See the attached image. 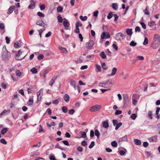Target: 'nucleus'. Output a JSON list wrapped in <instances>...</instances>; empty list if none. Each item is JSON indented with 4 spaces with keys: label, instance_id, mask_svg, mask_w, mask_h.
Returning a JSON list of instances; mask_svg holds the SVG:
<instances>
[{
    "label": "nucleus",
    "instance_id": "15",
    "mask_svg": "<svg viewBox=\"0 0 160 160\" xmlns=\"http://www.w3.org/2000/svg\"><path fill=\"white\" fill-rule=\"evenodd\" d=\"M117 71V68H113L112 70V73L111 74H108V76H114L116 73Z\"/></svg>",
    "mask_w": 160,
    "mask_h": 160
},
{
    "label": "nucleus",
    "instance_id": "27",
    "mask_svg": "<svg viewBox=\"0 0 160 160\" xmlns=\"http://www.w3.org/2000/svg\"><path fill=\"white\" fill-rule=\"evenodd\" d=\"M40 143V142H38L36 144L34 145L33 146H32V147L31 148H39L41 146Z\"/></svg>",
    "mask_w": 160,
    "mask_h": 160
},
{
    "label": "nucleus",
    "instance_id": "23",
    "mask_svg": "<svg viewBox=\"0 0 160 160\" xmlns=\"http://www.w3.org/2000/svg\"><path fill=\"white\" fill-rule=\"evenodd\" d=\"M139 98V95L137 94H133L132 97V99L138 100Z\"/></svg>",
    "mask_w": 160,
    "mask_h": 160
},
{
    "label": "nucleus",
    "instance_id": "52",
    "mask_svg": "<svg viewBox=\"0 0 160 160\" xmlns=\"http://www.w3.org/2000/svg\"><path fill=\"white\" fill-rule=\"evenodd\" d=\"M74 32L77 33H79L80 32L79 29V27L78 26L76 27L75 30H74Z\"/></svg>",
    "mask_w": 160,
    "mask_h": 160
},
{
    "label": "nucleus",
    "instance_id": "25",
    "mask_svg": "<svg viewBox=\"0 0 160 160\" xmlns=\"http://www.w3.org/2000/svg\"><path fill=\"white\" fill-rule=\"evenodd\" d=\"M148 25L150 27L156 25L155 22L153 21H151V22H148Z\"/></svg>",
    "mask_w": 160,
    "mask_h": 160
},
{
    "label": "nucleus",
    "instance_id": "37",
    "mask_svg": "<svg viewBox=\"0 0 160 160\" xmlns=\"http://www.w3.org/2000/svg\"><path fill=\"white\" fill-rule=\"evenodd\" d=\"M58 22H62V18L60 15H58L57 17Z\"/></svg>",
    "mask_w": 160,
    "mask_h": 160
},
{
    "label": "nucleus",
    "instance_id": "18",
    "mask_svg": "<svg viewBox=\"0 0 160 160\" xmlns=\"http://www.w3.org/2000/svg\"><path fill=\"white\" fill-rule=\"evenodd\" d=\"M64 100L66 102H68L70 100V97L67 94H64L63 97Z\"/></svg>",
    "mask_w": 160,
    "mask_h": 160
},
{
    "label": "nucleus",
    "instance_id": "64",
    "mask_svg": "<svg viewBox=\"0 0 160 160\" xmlns=\"http://www.w3.org/2000/svg\"><path fill=\"white\" fill-rule=\"evenodd\" d=\"M148 146V143L147 142H145L143 143V146L145 148H147Z\"/></svg>",
    "mask_w": 160,
    "mask_h": 160
},
{
    "label": "nucleus",
    "instance_id": "42",
    "mask_svg": "<svg viewBox=\"0 0 160 160\" xmlns=\"http://www.w3.org/2000/svg\"><path fill=\"white\" fill-rule=\"evenodd\" d=\"M148 43V40L147 37L145 38V39L143 42V44L146 45Z\"/></svg>",
    "mask_w": 160,
    "mask_h": 160
},
{
    "label": "nucleus",
    "instance_id": "38",
    "mask_svg": "<svg viewBox=\"0 0 160 160\" xmlns=\"http://www.w3.org/2000/svg\"><path fill=\"white\" fill-rule=\"evenodd\" d=\"M122 125V123L121 122L118 123L116 125V127L115 128V129L116 130H117L118 128L120 127Z\"/></svg>",
    "mask_w": 160,
    "mask_h": 160
},
{
    "label": "nucleus",
    "instance_id": "2",
    "mask_svg": "<svg viewBox=\"0 0 160 160\" xmlns=\"http://www.w3.org/2000/svg\"><path fill=\"white\" fill-rule=\"evenodd\" d=\"M11 57V53L7 50L6 47L4 46L2 49V58L4 60H7Z\"/></svg>",
    "mask_w": 160,
    "mask_h": 160
},
{
    "label": "nucleus",
    "instance_id": "39",
    "mask_svg": "<svg viewBox=\"0 0 160 160\" xmlns=\"http://www.w3.org/2000/svg\"><path fill=\"white\" fill-rule=\"evenodd\" d=\"M16 74L18 77H20L21 75V72L19 70H17L16 71Z\"/></svg>",
    "mask_w": 160,
    "mask_h": 160
},
{
    "label": "nucleus",
    "instance_id": "36",
    "mask_svg": "<svg viewBox=\"0 0 160 160\" xmlns=\"http://www.w3.org/2000/svg\"><path fill=\"white\" fill-rule=\"evenodd\" d=\"M87 17L86 16H85L83 17L82 16H80V18L82 21H85L87 19Z\"/></svg>",
    "mask_w": 160,
    "mask_h": 160
},
{
    "label": "nucleus",
    "instance_id": "17",
    "mask_svg": "<svg viewBox=\"0 0 160 160\" xmlns=\"http://www.w3.org/2000/svg\"><path fill=\"white\" fill-rule=\"evenodd\" d=\"M15 8V7L14 6H11L8 10V11L7 12L8 14H11L12 12L13 11Z\"/></svg>",
    "mask_w": 160,
    "mask_h": 160
},
{
    "label": "nucleus",
    "instance_id": "24",
    "mask_svg": "<svg viewBox=\"0 0 160 160\" xmlns=\"http://www.w3.org/2000/svg\"><path fill=\"white\" fill-rule=\"evenodd\" d=\"M30 71L33 74H36L38 73V70L35 68H33L30 70Z\"/></svg>",
    "mask_w": 160,
    "mask_h": 160
},
{
    "label": "nucleus",
    "instance_id": "6",
    "mask_svg": "<svg viewBox=\"0 0 160 160\" xmlns=\"http://www.w3.org/2000/svg\"><path fill=\"white\" fill-rule=\"evenodd\" d=\"M130 101L128 97L126 95L124 96L123 98V103L124 107H126L129 103Z\"/></svg>",
    "mask_w": 160,
    "mask_h": 160
},
{
    "label": "nucleus",
    "instance_id": "4",
    "mask_svg": "<svg viewBox=\"0 0 160 160\" xmlns=\"http://www.w3.org/2000/svg\"><path fill=\"white\" fill-rule=\"evenodd\" d=\"M101 108V106L98 105H96L94 106H92L90 108V112H97Z\"/></svg>",
    "mask_w": 160,
    "mask_h": 160
},
{
    "label": "nucleus",
    "instance_id": "26",
    "mask_svg": "<svg viewBox=\"0 0 160 160\" xmlns=\"http://www.w3.org/2000/svg\"><path fill=\"white\" fill-rule=\"evenodd\" d=\"M111 144L112 146L114 147H117L118 146V143L115 141L112 142L111 143Z\"/></svg>",
    "mask_w": 160,
    "mask_h": 160
},
{
    "label": "nucleus",
    "instance_id": "58",
    "mask_svg": "<svg viewBox=\"0 0 160 160\" xmlns=\"http://www.w3.org/2000/svg\"><path fill=\"white\" fill-rule=\"evenodd\" d=\"M50 70L51 69L50 68L46 69L44 70L43 73H45V74H47Z\"/></svg>",
    "mask_w": 160,
    "mask_h": 160
},
{
    "label": "nucleus",
    "instance_id": "63",
    "mask_svg": "<svg viewBox=\"0 0 160 160\" xmlns=\"http://www.w3.org/2000/svg\"><path fill=\"white\" fill-rule=\"evenodd\" d=\"M0 28L2 30H3L5 28L4 25L3 23L0 24Z\"/></svg>",
    "mask_w": 160,
    "mask_h": 160
},
{
    "label": "nucleus",
    "instance_id": "22",
    "mask_svg": "<svg viewBox=\"0 0 160 160\" xmlns=\"http://www.w3.org/2000/svg\"><path fill=\"white\" fill-rule=\"evenodd\" d=\"M8 130V129L7 128H5L2 129L1 131V133L2 134H5Z\"/></svg>",
    "mask_w": 160,
    "mask_h": 160
},
{
    "label": "nucleus",
    "instance_id": "40",
    "mask_svg": "<svg viewBox=\"0 0 160 160\" xmlns=\"http://www.w3.org/2000/svg\"><path fill=\"white\" fill-rule=\"evenodd\" d=\"M37 15L43 18L45 16V15L44 14L42 13V12H37Z\"/></svg>",
    "mask_w": 160,
    "mask_h": 160
},
{
    "label": "nucleus",
    "instance_id": "32",
    "mask_svg": "<svg viewBox=\"0 0 160 160\" xmlns=\"http://www.w3.org/2000/svg\"><path fill=\"white\" fill-rule=\"evenodd\" d=\"M126 32L128 35H131L132 34V30L131 29H127L126 30Z\"/></svg>",
    "mask_w": 160,
    "mask_h": 160
},
{
    "label": "nucleus",
    "instance_id": "48",
    "mask_svg": "<svg viewBox=\"0 0 160 160\" xmlns=\"http://www.w3.org/2000/svg\"><path fill=\"white\" fill-rule=\"evenodd\" d=\"M95 142L94 141H92L91 142V144L89 146V148H92L94 146Z\"/></svg>",
    "mask_w": 160,
    "mask_h": 160
},
{
    "label": "nucleus",
    "instance_id": "49",
    "mask_svg": "<svg viewBox=\"0 0 160 160\" xmlns=\"http://www.w3.org/2000/svg\"><path fill=\"white\" fill-rule=\"evenodd\" d=\"M44 57V56L42 54H40L38 57V59L39 60H40L42 59Z\"/></svg>",
    "mask_w": 160,
    "mask_h": 160
},
{
    "label": "nucleus",
    "instance_id": "41",
    "mask_svg": "<svg viewBox=\"0 0 160 160\" xmlns=\"http://www.w3.org/2000/svg\"><path fill=\"white\" fill-rule=\"evenodd\" d=\"M144 13L146 15H149L150 14V13L149 12L148 9V8L147 7H146V8L144 11Z\"/></svg>",
    "mask_w": 160,
    "mask_h": 160
},
{
    "label": "nucleus",
    "instance_id": "56",
    "mask_svg": "<svg viewBox=\"0 0 160 160\" xmlns=\"http://www.w3.org/2000/svg\"><path fill=\"white\" fill-rule=\"evenodd\" d=\"M148 117L150 118L151 119H152V112L151 111H149L148 113Z\"/></svg>",
    "mask_w": 160,
    "mask_h": 160
},
{
    "label": "nucleus",
    "instance_id": "53",
    "mask_svg": "<svg viewBox=\"0 0 160 160\" xmlns=\"http://www.w3.org/2000/svg\"><path fill=\"white\" fill-rule=\"evenodd\" d=\"M144 59V58L143 56H138L137 57V60H143Z\"/></svg>",
    "mask_w": 160,
    "mask_h": 160
},
{
    "label": "nucleus",
    "instance_id": "11",
    "mask_svg": "<svg viewBox=\"0 0 160 160\" xmlns=\"http://www.w3.org/2000/svg\"><path fill=\"white\" fill-rule=\"evenodd\" d=\"M128 139L127 135L120 138L119 139L118 142L120 143L123 142H128Z\"/></svg>",
    "mask_w": 160,
    "mask_h": 160
},
{
    "label": "nucleus",
    "instance_id": "13",
    "mask_svg": "<svg viewBox=\"0 0 160 160\" xmlns=\"http://www.w3.org/2000/svg\"><path fill=\"white\" fill-rule=\"evenodd\" d=\"M57 78V77L56 76H53L52 79L49 82V85L52 86L53 84L54 83L55 80Z\"/></svg>",
    "mask_w": 160,
    "mask_h": 160
},
{
    "label": "nucleus",
    "instance_id": "7",
    "mask_svg": "<svg viewBox=\"0 0 160 160\" xmlns=\"http://www.w3.org/2000/svg\"><path fill=\"white\" fill-rule=\"evenodd\" d=\"M126 37V36L121 32L118 33L116 35V38L117 39L121 41L124 39Z\"/></svg>",
    "mask_w": 160,
    "mask_h": 160
},
{
    "label": "nucleus",
    "instance_id": "31",
    "mask_svg": "<svg viewBox=\"0 0 160 160\" xmlns=\"http://www.w3.org/2000/svg\"><path fill=\"white\" fill-rule=\"evenodd\" d=\"M63 24L65 27L67 28L70 25L68 21H64Z\"/></svg>",
    "mask_w": 160,
    "mask_h": 160
},
{
    "label": "nucleus",
    "instance_id": "60",
    "mask_svg": "<svg viewBox=\"0 0 160 160\" xmlns=\"http://www.w3.org/2000/svg\"><path fill=\"white\" fill-rule=\"evenodd\" d=\"M112 15L113 14H112V12L109 13L107 16V18L109 19H110L112 17Z\"/></svg>",
    "mask_w": 160,
    "mask_h": 160
},
{
    "label": "nucleus",
    "instance_id": "21",
    "mask_svg": "<svg viewBox=\"0 0 160 160\" xmlns=\"http://www.w3.org/2000/svg\"><path fill=\"white\" fill-rule=\"evenodd\" d=\"M59 48L62 52L63 53H66L67 52V50L65 48L59 46Z\"/></svg>",
    "mask_w": 160,
    "mask_h": 160
},
{
    "label": "nucleus",
    "instance_id": "54",
    "mask_svg": "<svg viewBox=\"0 0 160 160\" xmlns=\"http://www.w3.org/2000/svg\"><path fill=\"white\" fill-rule=\"evenodd\" d=\"M41 10H44L45 8V6L44 4H42L40 7Z\"/></svg>",
    "mask_w": 160,
    "mask_h": 160
},
{
    "label": "nucleus",
    "instance_id": "44",
    "mask_svg": "<svg viewBox=\"0 0 160 160\" xmlns=\"http://www.w3.org/2000/svg\"><path fill=\"white\" fill-rule=\"evenodd\" d=\"M0 142L4 145H6L7 143V142L4 139H1L0 140Z\"/></svg>",
    "mask_w": 160,
    "mask_h": 160
},
{
    "label": "nucleus",
    "instance_id": "45",
    "mask_svg": "<svg viewBox=\"0 0 160 160\" xmlns=\"http://www.w3.org/2000/svg\"><path fill=\"white\" fill-rule=\"evenodd\" d=\"M137 44L136 42H135L133 41H132L130 43V45L131 46L134 47Z\"/></svg>",
    "mask_w": 160,
    "mask_h": 160
},
{
    "label": "nucleus",
    "instance_id": "1",
    "mask_svg": "<svg viewBox=\"0 0 160 160\" xmlns=\"http://www.w3.org/2000/svg\"><path fill=\"white\" fill-rule=\"evenodd\" d=\"M160 44V37L158 34L154 35L151 47L153 49L157 48Z\"/></svg>",
    "mask_w": 160,
    "mask_h": 160
},
{
    "label": "nucleus",
    "instance_id": "8",
    "mask_svg": "<svg viewBox=\"0 0 160 160\" xmlns=\"http://www.w3.org/2000/svg\"><path fill=\"white\" fill-rule=\"evenodd\" d=\"M110 37V35L109 33L105 32H103L101 35V38L102 39L104 38H109Z\"/></svg>",
    "mask_w": 160,
    "mask_h": 160
},
{
    "label": "nucleus",
    "instance_id": "28",
    "mask_svg": "<svg viewBox=\"0 0 160 160\" xmlns=\"http://www.w3.org/2000/svg\"><path fill=\"white\" fill-rule=\"evenodd\" d=\"M134 142H135V144L137 145H140L141 143V142L140 140L137 139H135L134 140Z\"/></svg>",
    "mask_w": 160,
    "mask_h": 160
},
{
    "label": "nucleus",
    "instance_id": "33",
    "mask_svg": "<svg viewBox=\"0 0 160 160\" xmlns=\"http://www.w3.org/2000/svg\"><path fill=\"white\" fill-rule=\"evenodd\" d=\"M100 56L101 58L103 59H105L106 58V55L104 52H101Z\"/></svg>",
    "mask_w": 160,
    "mask_h": 160
},
{
    "label": "nucleus",
    "instance_id": "55",
    "mask_svg": "<svg viewBox=\"0 0 160 160\" xmlns=\"http://www.w3.org/2000/svg\"><path fill=\"white\" fill-rule=\"evenodd\" d=\"M81 145L84 147L86 146L87 145V142L85 141L84 140L81 143Z\"/></svg>",
    "mask_w": 160,
    "mask_h": 160
},
{
    "label": "nucleus",
    "instance_id": "35",
    "mask_svg": "<svg viewBox=\"0 0 160 160\" xmlns=\"http://www.w3.org/2000/svg\"><path fill=\"white\" fill-rule=\"evenodd\" d=\"M62 10H63L62 8L60 6H59L57 8V12H61L62 11Z\"/></svg>",
    "mask_w": 160,
    "mask_h": 160
},
{
    "label": "nucleus",
    "instance_id": "57",
    "mask_svg": "<svg viewBox=\"0 0 160 160\" xmlns=\"http://www.w3.org/2000/svg\"><path fill=\"white\" fill-rule=\"evenodd\" d=\"M118 123V122L117 120L114 119L113 120V124L114 126H116Z\"/></svg>",
    "mask_w": 160,
    "mask_h": 160
},
{
    "label": "nucleus",
    "instance_id": "30",
    "mask_svg": "<svg viewBox=\"0 0 160 160\" xmlns=\"http://www.w3.org/2000/svg\"><path fill=\"white\" fill-rule=\"evenodd\" d=\"M112 8L114 10H117L118 9V6L117 4L116 3L112 4Z\"/></svg>",
    "mask_w": 160,
    "mask_h": 160
},
{
    "label": "nucleus",
    "instance_id": "34",
    "mask_svg": "<svg viewBox=\"0 0 160 160\" xmlns=\"http://www.w3.org/2000/svg\"><path fill=\"white\" fill-rule=\"evenodd\" d=\"M33 103V100L32 98H30L29 99L28 102H27L28 104L31 105H32Z\"/></svg>",
    "mask_w": 160,
    "mask_h": 160
},
{
    "label": "nucleus",
    "instance_id": "59",
    "mask_svg": "<svg viewBox=\"0 0 160 160\" xmlns=\"http://www.w3.org/2000/svg\"><path fill=\"white\" fill-rule=\"evenodd\" d=\"M55 148H58L62 150H63V148L60 147L58 143H57L55 146Z\"/></svg>",
    "mask_w": 160,
    "mask_h": 160
},
{
    "label": "nucleus",
    "instance_id": "14",
    "mask_svg": "<svg viewBox=\"0 0 160 160\" xmlns=\"http://www.w3.org/2000/svg\"><path fill=\"white\" fill-rule=\"evenodd\" d=\"M70 83L71 86L73 87L75 89H76L77 86L75 81L72 79H71L70 80Z\"/></svg>",
    "mask_w": 160,
    "mask_h": 160
},
{
    "label": "nucleus",
    "instance_id": "9",
    "mask_svg": "<svg viewBox=\"0 0 160 160\" xmlns=\"http://www.w3.org/2000/svg\"><path fill=\"white\" fill-rule=\"evenodd\" d=\"M112 85V84L111 80H108L105 82V88H110Z\"/></svg>",
    "mask_w": 160,
    "mask_h": 160
},
{
    "label": "nucleus",
    "instance_id": "19",
    "mask_svg": "<svg viewBox=\"0 0 160 160\" xmlns=\"http://www.w3.org/2000/svg\"><path fill=\"white\" fill-rule=\"evenodd\" d=\"M157 136H154L152 137L149 138L148 139L149 140V141L150 142H154V141L156 142L157 140H154V139H157Z\"/></svg>",
    "mask_w": 160,
    "mask_h": 160
},
{
    "label": "nucleus",
    "instance_id": "12",
    "mask_svg": "<svg viewBox=\"0 0 160 160\" xmlns=\"http://www.w3.org/2000/svg\"><path fill=\"white\" fill-rule=\"evenodd\" d=\"M108 120L103 121L102 122V125L103 127L106 129H108L109 127V124Z\"/></svg>",
    "mask_w": 160,
    "mask_h": 160
},
{
    "label": "nucleus",
    "instance_id": "5",
    "mask_svg": "<svg viewBox=\"0 0 160 160\" xmlns=\"http://www.w3.org/2000/svg\"><path fill=\"white\" fill-rule=\"evenodd\" d=\"M94 44V42L92 40H90L88 42L86 43V48L88 49H91Z\"/></svg>",
    "mask_w": 160,
    "mask_h": 160
},
{
    "label": "nucleus",
    "instance_id": "47",
    "mask_svg": "<svg viewBox=\"0 0 160 160\" xmlns=\"http://www.w3.org/2000/svg\"><path fill=\"white\" fill-rule=\"evenodd\" d=\"M102 68L104 70H106L107 69V67L106 66V65L104 62L102 63Z\"/></svg>",
    "mask_w": 160,
    "mask_h": 160
},
{
    "label": "nucleus",
    "instance_id": "16",
    "mask_svg": "<svg viewBox=\"0 0 160 160\" xmlns=\"http://www.w3.org/2000/svg\"><path fill=\"white\" fill-rule=\"evenodd\" d=\"M10 112V110L9 109L8 110H4L0 114V118L2 117V115H6L9 113Z\"/></svg>",
    "mask_w": 160,
    "mask_h": 160
},
{
    "label": "nucleus",
    "instance_id": "46",
    "mask_svg": "<svg viewBox=\"0 0 160 160\" xmlns=\"http://www.w3.org/2000/svg\"><path fill=\"white\" fill-rule=\"evenodd\" d=\"M95 135L98 137H99L100 133L98 130L96 129L95 130Z\"/></svg>",
    "mask_w": 160,
    "mask_h": 160
},
{
    "label": "nucleus",
    "instance_id": "62",
    "mask_svg": "<svg viewBox=\"0 0 160 160\" xmlns=\"http://www.w3.org/2000/svg\"><path fill=\"white\" fill-rule=\"evenodd\" d=\"M76 27L78 26V27H81L82 26V24L79 22H77L75 24Z\"/></svg>",
    "mask_w": 160,
    "mask_h": 160
},
{
    "label": "nucleus",
    "instance_id": "10",
    "mask_svg": "<svg viewBox=\"0 0 160 160\" xmlns=\"http://www.w3.org/2000/svg\"><path fill=\"white\" fill-rule=\"evenodd\" d=\"M30 4L28 6V8L30 9H33L35 8V3L33 0H30Z\"/></svg>",
    "mask_w": 160,
    "mask_h": 160
},
{
    "label": "nucleus",
    "instance_id": "43",
    "mask_svg": "<svg viewBox=\"0 0 160 160\" xmlns=\"http://www.w3.org/2000/svg\"><path fill=\"white\" fill-rule=\"evenodd\" d=\"M62 109L63 112L64 113H66L68 110V108L65 106L62 107Z\"/></svg>",
    "mask_w": 160,
    "mask_h": 160
},
{
    "label": "nucleus",
    "instance_id": "51",
    "mask_svg": "<svg viewBox=\"0 0 160 160\" xmlns=\"http://www.w3.org/2000/svg\"><path fill=\"white\" fill-rule=\"evenodd\" d=\"M140 23L141 25L142 28L144 29H146V25L144 23L142 22H140Z\"/></svg>",
    "mask_w": 160,
    "mask_h": 160
},
{
    "label": "nucleus",
    "instance_id": "3",
    "mask_svg": "<svg viewBox=\"0 0 160 160\" xmlns=\"http://www.w3.org/2000/svg\"><path fill=\"white\" fill-rule=\"evenodd\" d=\"M43 90L42 88L37 93V99L36 103H38L42 97L43 95Z\"/></svg>",
    "mask_w": 160,
    "mask_h": 160
},
{
    "label": "nucleus",
    "instance_id": "61",
    "mask_svg": "<svg viewBox=\"0 0 160 160\" xmlns=\"http://www.w3.org/2000/svg\"><path fill=\"white\" fill-rule=\"evenodd\" d=\"M136 117H137V116H136V114H133L131 116V118L133 120L135 119Z\"/></svg>",
    "mask_w": 160,
    "mask_h": 160
},
{
    "label": "nucleus",
    "instance_id": "20",
    "mask_svg": "<svg viewBox=\"0 0 160 160\" xmlns=\"http://www.w3.org/2000/svg\"><path fill=\"white\" fill-rule=\"evenodd\" d=\"M40 154V152L38 150H37L34 152L32 154V155L31 156L32 157H34L35 156H38Z\"/></svg>",
    "mask_w": 160,
    "mask_h": 160
},
{
    "label": "nucleus",
    "instance_id": "50",
    "mask_svg": "<svg viewBox=\"0 0 160 160\" xmlns=\"http://www.w3.org/2000/svg\"><path fill=\"white\" fill-rule=\"evenodd\" d=\"M75 112V110L73 109H71L69 110L68 113L70 114H73Z\"/></svg>",
    "mask_w": 160,
    "mask_h": 160
},
{
    "label": "nucleus",
    "instance_id": "29",
    "mask_svg": "<svg viewBox=\"0 0 160 160\" xmlns=\"http://www.w3.org/2000/svg\"><path fill=\"white\" fill-rule=\"evenodd\" d=\"M46 124L48 128H50L52 126H54L55 125V124L54 122H51L50 124H49L48 122H47Z\"/></svg>",
    "mask_w": 160,
    "mask_h": 160
}]
</instances>
